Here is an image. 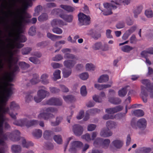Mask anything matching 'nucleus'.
I'll list each match as a JSON object with an SVG mask.
<instances>
[{
  "label": "nucleus",
  "mask_w": 153,
  "mask_h": 153,
  "mask_svg": "<svg viewBox=\"0 0 153 153\" xmlns=\"http://www.w3.org/2000/svg\"><path fill=\"white\" fill-rule=\"evenodd\" d=\"M12 7V6H10L8 8H7L8 11L7 12H3V14L4 16V17L3 18L4 19L5 18H8L9 16H12L14 14V13L12 12L10 10V8Z\"/></svg>",
  "instance_id": "4c0bfd02"
},
{
  "label": "nucleus",
  "mask_w": 153,
  "mask_h": 153,
  "mask_svg": "<svg viewBox=\"0 0 153 153\" xmlns=\"http://www.w3.org/2000/svg\"><path fill=\"white\" fill-rule=\"evenodd\" d=\"M53 32L57 34H60L63 32L61 28L58 27H55L52 29Z\"/></svg>",
  "instance_id": "bf43d9fd"
},
{
  "label": "nucleus",
  "mask_w": 153,
  "mask_h": 153,
  "mask_svg": "<svg viewBox=\"0 0 153 153\" xmlns=\"http://www.w3.org/2000/svg\"><path fill=\"white\" fill-rule=\"evenodd\" d=\"M128 87V86H126L119 90L118 92L119 96L121 97H123L125 96L127 91V88Z\"/></svg>",
  "instance_id": "e433bc0d"
},
{
  "label": "nucleus",
  "mask_w": 153,
  "mask_h": 153,
  "mask_svg": "<svg viewBox=\"0 0 153 153\" xmlns=\"http://www.w3.org/2000/svg\"><path fill=\"white\" fill-rule=\"evenodd\" d=\"M62 120V118L60 116L56 117V120L53 122H51V125L53 126H56L58 125L61 122Z\"/></svg>",
  "instance_id": "a19ab883"
},
{
  "label": "nucleus",
  "mask_w": 153,
  "mask_h": 153,
  "mask_svg": "<svg viewBox=\"0 0 153 153\" xmlns=\"http://www.w3.org/2000/svg\"><path fill=\"white\" fill-rule=\"evenodd\" d=\"M51 25L52 27L56 25L61 27L66 25H67V24L60 19H54L51 21Z\"/></svg>",
  "instance_id": "ddd939ff"
},
{
  "label": "nucleus",
  "mask_w": 153,
  "mask_h": 153,
  "mask_svg": "<svg viewBox=\"0 0 153 153\" xmlns=\"http://www.w3.org/2000/svg\"><path fill=\"white\" fill-rule=\"evenodd\" d=\"M96 127V126L94 124H90L88 125L87 130L88 131H92L95 130Z\"/></svg>",
  "instance_id": "338daca9"
},
{
  "label": "nucleus",
  "mask_w": 153,
  "mask_h": 153,
  "mask_svg": "<svg viewBox=\"0 0 153 153\" xmlns=\"http://www.w3.org/2000/svg\"><path fill=\"white\" fill-rule=\"evenodd\" d=\"M52 134L53 132L51 131L46 130L43 133V137L45 139H48L51 138Z\"/></svg>",
  "instance_id": "f704fd0d"
},
{
  "label": "nucleus",
  "mask_w": 153,
  "mask_h": 153,
  "mask_svg": "<svg viewBox=\"0 0 153 153\" xmlns=\"http://www.w3.org/2000/svg\"><path fill=\"white\" fill-rule=\"evenodd\" d=\"M10 107L11 109L14 110H17L20 108V107L18 104L14 101L10 102Z\"/></svg>",
  "instance_id": "58836bf2"
},
{
  "label": "nucleus",
  "mask_w": 153,
  "mask_h": 153,
  "mask_svg": "<svg viewBox=\"0 0 153 153\" xmlns=\"http://www.w3.org/2000/svg\"><path fill=\"white\" fill-rule=\"evenodd\" d=\"M38 124V121L37 120H27V123L26 127L27 128H29L35 126L37 125Z\"/></svg>",
  "instance_id": "b1692460"
},
{
  "label": "nucleus",
  "mask_w": 153,
  "mask_h": 153,
  "mask_svg": "<svg viewBox=\"0 0 153 153\" xmlns=\"http://www.w3.org/2000/svg\"><path fill=\"white\" fill-rule=\"evenodd\" d=\"M97 132L96 131L93 132L92 133L91 135L89 133H87L82 135L81 136V137L82 139L85 140L87 142H90L91 140H94L97 137Z\"/></svg>",
  "instance_id": "1a4fd4ad"
},
{
  "label": "nucleus",
  "mask_w": 153,
  "mask_h": 153,
  "mask_svg": "<svg viewBox=\"0 0 153 153\" xmlns=\"http://www.w3.org/2000/svg\"><path fill=\"white\" fill-rule=\"evenodd\" d=\"M117 126V124L116 122L112 121H108L106 123V126L109 129L115 128Z\"/></svg>",
  "instance_id": "a878e982"
},
{
  "label": "nucleus",
  "mask_w": 153,
  "mask_h": 153,
  "mask_svg": "<svg viewBox=\"0 0 153 153\" xmlns=\"http://www.w3.org/2000/svg\"><path fill=\"white\" fill-rule=\"evenodd\" d=\"M40 81L39 79V76L37 74L33 75V78L31 80L30 82L32 84H36Z\"/></svg>",
  "instance_id": "7c9ffc66"
},
{
  "label": "nucleus",
  "mask_w": 153,
  "mask_h": 153,
  "mask_svg": "<svg viewBox=\"0 0 153 153\" xmlns=\"http://www.w3.org/2000/svg\"><path fill=\"white\" fill-rule=\"evenodd\" d=\"M61 71L59 70H56L53 73V79L54 81L60 79L61 78L60 74Z\"/></svg>",
  "instance_id": "c85d7f7f"
},
{
  "label": "nucleus",
  "mask_w": 153,
  "mask_h": 153,
  "mask_svg": "<svg viewBox=\"0 0 153 153\" xmlns=\"http://www.w3.org/2000/svg\"><path fill=\"white\" fill-rule=\"evenodd\" d=\"M112 134V131L110 130L109 129L107 128L102 129L100 133V136L104 137L111 136Z\"/></svg>",
  "instance_id": "4468645a"
},
{
  "label": "nucleus",
  "mask_w": 153,
  "mask_h": 153,
  "mask_svg": "<svg viewBox=\"0 0 153 153\" xmlns=\"http://www.w3.org/2000/svg\"><path fill=\"white\" fill-rule=\"evenodd\" d=\"M22 12L19 13L17 15L18 19L16 24L15 25V28L18 30L21 29L25 23L29 22V20L26 19L22 15Z\"/></svg>",
  "instance_id": "0eeeda50"
},
{
  "label": "nucleus",
  "mask_w": 153,
  "mask_h": 153,
  "mask_svg": "<svg viewBox=\"0 0 153 153\" xmlns=\"http://www.w3.org/2000/svg\"><path fill=\"white\" fill-rule=\"evenodd\" d=\"M47 36L53 41H55L57 39H61L62 38V36L55 35L49 32L47 33Z\"/></svg>",
  "instance_id": "aec40b11"
},
{
  "label": "nucleus",
  "mask_w": 153,
  "mask_h": 153,
  "mask_svg": "<svg viewBox=\"0 0 153 153\" xmlns=\"http://www.w3.org/2000/svg\"><path fill=\"white\" fill-rule=\"evenodd\" d=\"M108 101L111 103L115 105L119 104L121 102V100L118 98H110Z\"/></svg>",
  "instance_id": "72a5a7b5"
},
{
  "label": "nucleus",
  "mask_w": 153,
  "mask_h": 153,
  "mask_svg": "<svg viewBox=\"0 0 153 153\" xmlns=\"http://www.w3.org/2000/svg\"><path fill=\"white\" fill-rule=\"evenodd\" d=\"M140 153H149L151 151L150 148H147L145 147L140 148L138 150Z\"/></svg>",
  "instance_id": "3c124183"
},
{
  "label": "nucleus",
  "mask_w": 153,
  "mask_h": 153,
  "mask_svg": "<svg viewBox=\"0 0 153 153\" xmlns=\"http://www.w3.org/2000/svg\"><path fill=\"white\" fill-rule=\"evenodd\" d=\"M63 59V57L61 54H57L52 58L53 61L58 62Z\"/></svg>",
  "instance_id": "4d7b16f0"
},
{
  "label": "nucleus",
  "mask_w": 153,
  "mask_h": 153,
  "mask_svg": "<svg viewBox=\"0 0 153 153\" xmlns=\"http://www.w3.org/2000/svg\"><path fill=\"white\" fill-rule=\"evenodd\" d=\"M123 107L119 105L114 108H110L106 109L105 112L110 114H113L117 112L121 111L123 109Z\"/></svg>",
  "instance_id": "f8f14e48"
},
{
  "label": "nucleus",
  "mask_w": 153,
  "mask_h": 153,
  "mask_svg": "<svg viewBox=\"0 0 153 153\" xmlns=\"http://www.w3.org/2000/svg\"><path fill=\"white\" fill-rule=\"evenodd\" d=\"M111 144L117 149H120L123 146V142L120 140L116 139L112 142Z\"/></svg>",
  "instance_id": "f3484780"
},
{
  "label": "nucleus",
  "mask_w": 153,
  "mask_h": 153,
  "mask_svg": "<svg viewBox=\"0 0 153 153\" xmlns=\"http://www.w3.org/2000/svg\"><path fill=\"white\" fill-rule=\"evenodd\" d=\"M33 92H30L27 93L25 97V102L28 103L31 102L33 99Z\"/></svg>",
  "instance_id": "c756f323"
},
{
  "label": "nucleus",
  "mask_w": 153,
  "mask_h": 153,
  "mask_svg": "<svg viewBox=\"0 0 153 153\" xmlns=\"http://www.w3.org/2000/svg\"><path fill=\"white\" fill-rule=\"evenodd\" d=\"M102 46V44L101 42H97L92 45V48L94 50H97L101 49Z\"/></svg>",
  "instance_id": "ea45409f"
},
{
  "label": "nucleus",
  "mask_w": 153,
  "mask_h": 153,
  "mask_svg": "<svg viewBox=\"0 0 153 153\" xmlns=\"http://www.w3.org/2000/svg\"><path fill=\"white\" fill-rule=\"evenodd\" d=\"M106 95L105 92L103 91L101 92L99 95V96H98L96 95H94L93 98L94 101L96 102H101L102 101V98H105Z\"/></svg>",
  "instance_id": "2eb2a0df"
},
{
  "label": "nucleus",
  "mask_w": 153,
  "mask_h": 153,
  "mask_svg": "<svg viewBox=\"0 0 153 153\" xmlns=\"http://www.w3.org/2000/svg\"><path fill=\"white\" fill-rule=\"evenodd\" d=\"M141 82L143 84L145 85L148 88V91L150 92V96L151 97H153V84L150 86V80L148 79H144L142 80L141 81Z\"/></svg>",
  "instance_id": "9b49d317"
},
{
  "label": "nucleus",
  "mask_w": 153,
  "mask_h": 153,
  "mask_svg": "<svg viewBox=\"0 0 153 153\" xmlns=\"http://www.w3.org/2000/svg\"><path fill=\"white\" fill-rule=\"evenodd\" d=\"M48 16L46 13H42L38 18V20L41 22H43L48 19Z\"/></svg>",
  "instance_id": "79ce46f5"
},
{
  "label": "nucleus",
  "mask_w": 153,
  "mask_h": 153,
  "mask_svg": "<svg viewBox=\"0 0 153 153\" xmlns=\"http://www.w3.org/2000/svg\"><path fill=\"white\" fill-rule=\"evenodd\" d=\"M132 114L137 117H141L144 115V113L142 110L138 109L132 111Z\"/></svg>",
  "instance_id": "c9c22d12"
},
{
  "label": "nucleus",
  "mask_w": 153,
  "mask_h": 153,
  "mask_svg": "<svg viewBox=\"0 0 153 153\" xmlns=\"http://www.w3.org/2000/svg\"><path fill=\"white\" fill-rule=\"evenodd\" d=\"M63 76L65 78L68 77L71 74L72 71L70 70L64 69L62 71Z\"/></svg>",
  "instance_id": "a18cd8bd"
},
{
  "label": "nucleus",
  "mask_w": 153,
  "mask_h": 153,
  "mask_svg": "<svg viewBox=\"0 0 153 153\" xmlns=\"http://www.w3.org/2000/svg\"><path fill=\"white\" fill-rule=\"evenodd\" d=\"M51 66L54 69H57L62 67L63 65L62 64L58 63L53 62L51 63Z\"/></svg>",
  "instance_id": "13d9d810"
},
{
  "label": "nucleus",
  "mask_w": 153,
  "mask_h": 153,
  "mask_svg": "<svg viewBox=\"0 0 153 153\" xmlns=\"http://www.w3.org/2000/svg\"><path fill=\"white\" fill-rule=\"evenodd\" d=\"M64 58L68 59L65 61L63 62L64 66L69 68H72L76 64V61L78 60V58L76 56L71 53H66L64 55Z\"/></svg>",
  "instance_id": "7ed1b4c3"
},
{
  "label": "nucleus",
  "mask_w": 153,
  "mask_h": 153,
  "mask_svg": "<svg viewBox=\"0 0 153 153\" xmlns=\"http://www.w3.org/2000/svg\"><path fill=\"white\" fill-rule=\"evenodd\" d=\"M36 33V30L35 28L33 27H31L29 29L28 31V34L30 35L33 36Z\"/></svg>",
  "instance_id": "69168bd1"
},
{
  "label": "nucleus",
  "mask_w": 153,
  "mask_h": 153,
  "mask_svg": "<svg viewBox=\"0 0 153 153\" xmlns=\"http://www.w3.org/2000/svg\"><path fill=\"white\" fill-rule=\"evenodd\" d=\"M111 141L108 139H103L102 138L101 143V146L104 149H108L109 146Z\"/></svg>",
  "instance_id": "bb28decb"
},
{
  "label": "nucleus",
  "mask_w": 153,
  "mask_h": 153,
  "mask_svg": "<svg viewBox=\"0 0 153 153\" xmlns=\"http://www.w3.org/2000/svg\"><path fill=\"white\" fill-rule=\"evenodd\" d=\"M95 68V66L91 63H87L85 65V68L87 71H93L94 70Z\"/></svg>",
  "instance_id": "c03bdc74"
},
{
  "label": "nucleus",
  "mask_w": 153,
  "mask_h": 153,
  "mask_svg": "<svg viewBox=\"0 0 153 153\" xmlns=\"http://www.w3.org/2000/svg\"><path fill=\"white\" fill-rule=\"evenodd\" d=\"M72 130L75 134L77 136L82 135L83 131V127L78 124L74 125L73 126Z\"/></svg>",
  "instance_id": "9d476101"
},
{
  "label": "nucleus",
  "mask_w": 153,
  "mask_h": 153,
  "mask_svg": "<svg viewBox=\"0 0 153 153\" xmlns=\"http://www.w3.org/2000/svg\"><path fill=\"white\" fill-rule=\"evenodd\" d=\"M32 50V48L30 47L24 48L22 49V53L23 55L28 54Z\"/></svg>",
  "instance_id": "37998d69"
},
{
  "label": "nucleus",
  "mask_w": 153,
  "mask_h": 153,
  "mask_svg": "<svg viewBox=\"0 0 153 153\" xmlns=\"http://www.w3.org/2000/svg\"><path fill=\"white\" fill-rule=\"evenodd\" d=\"M9 36L10 37H13V39H12L10 38L6 39L8 43L6 45H5V43L2 42L3 43V46L2 47L3 49H12L14 48L16 46L18 48H20L23 47V45L22 44H16V42H24L26 40V37L23 35H14L11 33L10 32L9 33Z\"/></svg>",
  "instance_id": "f257e3e1"
},
{
  "label": "nucleus",
  "mask_w": 153,
  "mask_h": 153,
  "mask_svg": "<svg viewBox=\"0 0 153 153\" xmlns=\"http://www.w3.org/2000/svg\"><path fill=\"white\" fill-rule=\"evenodd\" d=\"M79 77L80 79L83 80H85L88 77L89 75L87 73H83L79 75Z\"/></svg>",
  "instance_id": "5fc2aeb1"
},
{
  "label": "nucleus",
  "mask_w": 153,
  "mask_h": 153,
  "mask_svg": "<svg viewBox=\"0 0 153 153\" xmlns=\"http://www.w3.org/2000/svg\"><path fill=\"white\" fill-rule=\"evenodd\" d=\"M60 7L62 8L69 12H73L74 10V9L73 8L70 6L68 5H60Z\"/></svg>",
  "instance_id": "8fccbe9b"
},
{
  "label": "nucleus",
  "mask_w": 153,
  "mask_h": 153,
  "mask_svg": "<svg viewBox=\"0 0 153 153\" xmlns=\"http://www.w3.org/2000/svg\"><path fill=\"white\" fill-rule=\"evenodd\" d=\"M19 65L22 68L24 69H26L30 67L29 65L25 62H20Z\"/></svg>",
  "instance_id": "0e129e2a"
},
{
  "label": "nucleus",
  "mask_w": 153,
  "mask_h": 153,
  "mask_svg": "<svg viewBox=\"0 0 153 153\" xmlns=\"http://www.w3.org/2000/svg\"><path fill=\"white\" fill-rule=\"evenodd\" d=\"M80 93L83 96H85L87 94L86 87L85 85L82 86L81 88Z\"/></svg>",
  "instance_id": "052dcab7"
},
{
  "label": "nucleus",
  "mask_w": 153,
  "mask_h": 153,
  "mask_svg": "<svg viewBox=\"0 0 153 153\" xmlns=\"http://www.w3.org/2000/svg\"><path fill=\"white\" fill-rule=\"evenodd\" d=\"M142 7L138 6L137 7L134 11V16L135 18H136L137 17L138 15L142 11Z\"/></svg>",
  "instance_id": "de8ad7c7"
},
{
  "label": "nucleus",
  "mask_w": 153,
  "mask_h": 153,
  "mask_svg": "<svg viewBox=\"0 0 153 153\" xmlns=\"http://www.w3.org/2000/svg\"><path fill=\"white\" fill-rule=\"evenodd\" d=\"M109 79V76L108 75L103 74L98 79L97 82L100 83L105 82Z\"/></svg>",
  "instance_id": "cd10ccee"
},
{
  "label": "nucleus",
  "mask_w": 153,
  "mask_h": 153,
  "mask_svg": "<svg viewBox=\"0 0 153 153\" xmlns=\"http://www.w3.org/2000/svg\"><path fill=\"white\" fill-rule=\"evenodd\" d=\"M29 60L35 64H38L39 63V59L34 57H30L29 58Z\"/></svg>",
  "instance_id": "774afa93"
},
{
  "label": "nucleus",
  "mask_w": 153,
  "mask_h": 153,
  "mask_svg": "<svg viewBox=\"0 0 153 153\" xmlns=\"http://www.w3.org/2000/svg\"><path fill=\"white\" fill-rule=\"evenodd\" d=\"M145 14L147 17L150 18L153 16V13L152 11L150 10H147L145 11Z\"/></svg>",
  "instance_id": "680f3d73"
},
{
  "label": "nucleus",
  "mask_w": 153,
  "mask_h": 153,
  "mask_svg": "<svg viewBox=\"0 0 153 153\" xmlns=\"http://www.w3.org/2000/svg\"><path fill=\"white\" fill-rule=\"evenodd\" d=\"M147 121L146 120L142 118L139 119L136 123L135 120L132 119L131 122V125L135 129H137V127L142 130L144 129L146 127Z\"/></svg>",
  "instance_id": "39448f33"
},
{
  "label": "nucleus",
  "mask_w": 153,
  "mask_h": 153,
  "mask_svg": "<svg viewBox=\"0 0 153 153\" xmlns=\"http://www.w3.org/2000/svg\"><path fill=\"white\" fill-rule=\"evenodd\" d=\"M59 16L60 18L68 22H72L73 19V16L71 15H68L65 14H60Z\"/></svg>",
  "instance_id": "6ab92c4d"
},
{
  "label": "nucleus",
  "mask_w": 153,
  "mask_h": 153,
  "mask_svg": "<svg viewBox=\"0 0 153 153\" xmlns=\"http://www.w3.org/2000/svg\"><path fill=\"white\" fill-rule=\"evenodd\" d=\"M44 111L45 112H43L40 113L38 115V118L41 119L43 118L45 120L48 119L53 114L49 113H55L57 111V109L53 107H49L45 108L44 109Z\"/></svg>",
  "instance_id": "20e7f679"
},
{
  "label": "nucleus",
  "mask_w": 153,
  "mask_h": 153,
  "mask_svg": "<svg viewBox=\"0 0 153 153\" xmlns=\"http://www.w3.org/2000/svg\"><path fill=\"white\" fill-rule=\"evenodd\" d=\"M48 75L47 74H44L41 76V81L43 84L46 85L49 83L50 80L48 79Z\"/></svg>",
  "instance_id": "a211bd4d"
},
{
  "label": "nucleus",
  "mask_w": 153,
  "mask_h": 153,
  "mask_svg": "<svg viewBox=\"0 0 153 153\" xmlns=\"http://www.w3.org/2000/svg\"><path fill=\"white\" fill-rule=\"evenodd\" d=\"M110 83V84H95L94 85V87L98 90H101L111 87L112 83L111 82Z\"/></svg>",
  "instance_id": "412c9836"
},
{
  "label": "nucleus",
  "mask_w": 153,
  "mask_h": 153,
  "mask_svg": "<svg viewBox=\"0 0 153 153\" xmlns=\"http://www.w3.org/2000/svg\"><path fill=\"white\" fill-rule=\"evenodd\" d=\"M55 141L58 144H61L62 142V138L61 135H55L53 137Z\"/></svg>",
  "instance_id": "603ef678"
},
{
  "label": "nucleus",
  "mask_w": 153,
  "mask_h": 153,
  "mask_svg": "<svg viewBox=\"0 0 153 153\" xmlns=\"http://www.w3.org/2000/svg\"><path fill=\"white\" fill-rule=\"evenodd\" d=\"M42 131L39 129H36L34 130L32 132L33 136L36 139L40 138L42 135Z\"/></svg>",
  "instance_id": "393cba45"
},
{
  "label": "nucleus",
  "mask_w": 153,
  "mask_h": 153,
  "mask_svg": "<svg viewBox=\"0 0 153 153\" xmlns=\"http://www.w3.org/2000/svg\"><path fill=\"white\" fill-rule=\"evenodd\" d=\"M133 48L128 45H125L121 48L122 50L124 52H128L133 49Z\"/></svg>",
  "instance_id": "6e6d98bb"
},
{
  "label": "nucleus",
  "mask_w": 153,
  "mask_h": 153,
  "mask_svg": "<svg viewBox=\"0 0 153 153\" xmlns=\"http://www.w3.org/2000/svg\"><path fill=\"white\" fill-rule=\"evenodd\" d=\"M78 16L79 24L80 25H87L90 24V18L89 16L82 13H79Z\"/></svg>",
  "instance_id": "6e6552de"
},
{
  "label": "nucleus",
  "mask_w": 153,
  "mask_h": 153,
  "mask_svg": "<svg viewBox=\"0 0 153 153\" xmlns=\"http://www.w3.org/2000/svg\"><path fill=\"white\" fill-rule=\"evenodd\" d=\"M141 95L143 99V101L146 102L147 101V99L146 97L148 96V94L146 91V88L143 86H141Z\"/></svg>",
  "instance_id": "4be33fe9"
},
{
  "label": "nucleus",
  "mask_w": 153,
  "mask_h": 153,
  "mask_svg": "<svg viewBox=\"0 0 153 153\" xmlns=\"http://www.w3.org/2000/svg\"><path fill=\"white\" fill-rule=\"evenodd\" d=\"M124 5H128L130 3V0H112L110 3H106L104 4V6L106 10L103 13L105 15H108L112 13L111 10L116 9L122 3Z\"/></svg>",
  "instance_id": "f03ea898"
},
{
  "label": "nucleus",
  "mask_w": 153,
  "mask_h": 153,
  "mask_svg": "<svg viewBox=\"0 0 153 153\" xmlns=\"http://www.w3.org/2000/svg\"><path fill=\"white\" fill-rule=\"evenodd\" d=\"M37 94L43 99L45 98L47 96H49V93L46 90L41 89L38 91Z\"/></svg>",
  "instance_id": "5701e85b"
},
{
  "label": "nucleus",
  "mask_w": 153,
  "mask_h": 153,
  "mask_svg": "<svg viewBox=\"0 0 153 153\" xmlns=\"http://www.w3.org/2000/svg\"><path fill=\"white\" fill-rule=\"evenodd\" d=\"M62 100L61 99L55 97L54 104V105L61 106L62 105Z\"/></svg>",
  "instance_id": "864d4df0"
},
{
  "label": "nucleus",
  "mask_w": 153,
  "mask_h": 153,
  "mask_svg": "<svg viewBox=\"0 0 153 153\" xmlns=\"http://www.w3.org/2000/svg\"><path fill=\"white\" fill-rule=\"evenodd\" d=\"M11 149L14 153H19L21 151V148L19 145H13L11 146Z\"/></svg>",
  "instance_id": "2f4dec72"
},
{
  "label": "nucleus",
  "mask_w": 153,
  "mask_h": 153,
  "mask_svg": "<svg viewBox=\"0 0 153 153\" xmlns=\"http://www.w3.org/2000/svg\"><path fill=\"white\" fill-rule=\"evenodd\" d=\"M27 122V119L26 118H24L20 119L17 120H15L13 123L14 125L21 126H26Z\"/></svg>",
  "instance_id": "dca6fc26"
},
{
  "label": "nucleus",
  "mask_w": 153,
  "mask_h": 153,
  "mask_svg": "<svg viewBox=\"0 0 153 153\" xmlns=\"http://www.w3.org/2000/svg\"><path fill=\"white\" fill-rule=\"evenodd\" d=\"M83 146L82 143L79 141H73L71 143L69 151L72 153L77 152Z\"/></svg>",
  "instance_id": "423d86ee"
},
{
  "label": "nucleus",
  "mask_w": 153,
  "mask_h": 153,
  "mask_svg": "<svg viewBox=\"0 0 153 153\" xmlns=\"http://www.w3.org/2000/svg\"><path fill=\"white\" fill-rule=\"evenodd\" d=\"M102 118L103 119L105 120L113 119L115 118V116L113 115L106 114L103 116Z\"/></svg>",
  "instance_id": "e2e57ef3"
},
{
  "label": "nucleus",
  "mask_w": 153,
  "mask_h": 153,
  "mask_svg": "<svg viewBox=\"0 0 153 153\" xmlns=\"http://www.w3.org/2000/svg\"><path fill=\"white\" fill-rule=\"evenodd\" d=\"M64 100L66 102H73L76 100L75 97L71 95L64 96H63Z\"/></svg>",
  "instance_id": "473e14b6"
},
{
  "label": "nucleus",
  "mask_w": 153,
  "mask_h": 153,
  "mask_svg": "<svg viewBox=\"0 0 153 153\" xmlns=\"http://www.w3.org/2000/svg\"><path fill=\"white\" fill-rule=\"evenodd\" d=\"M102 140V138H97L94 142V146L96 147H98L100 146H101Z\"/></svg>",
  "instance_id": "09e8293b"
},
{
  "label": "nucleus",
  "mask_w": 153,
  "mask_h": 153,
  "mask_svg": "<svg viewBox=\"0 0 153 153\" xmlns=\"http://www.w3.org/2000/svg\"><path fill=\"white\" fill-rule=\"evenodd\" d=\"M42 7L40 5H38L36 7L35 10V13L33 14V16H38L42 10Z\"/></svg>",
  "instance_id": "49530a36"
}]
</instances>
